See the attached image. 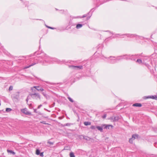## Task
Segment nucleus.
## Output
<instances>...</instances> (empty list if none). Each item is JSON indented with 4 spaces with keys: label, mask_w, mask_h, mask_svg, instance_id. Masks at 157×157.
<instances>
[{
    "label": "nucleus",
    "mask_w": 157,
    "mask_h": 157,
    "mask_svg": "<svg viewBox=\"0 0 157 157\" xmlns=\"http://www.w3.org/2000/svg\"><path fill=\"white\" fill-rule=\"evenodd\" d=\"M47 143L50 144L49 146H51L53 145L54 144L53 142H51L49 141H48L47 142Z\"/></svg>",
    "instance_id": "4468645a"
},
{
    "label": "nucleus",
    "mask_w": 157,
    "mask_h": 157,
    "mask_svg": "<svg viewBox=\"0 0 157 157\" xmlns=\"http://www.w3.org/2000/svg\"><path fill=\"white\" fill-rule=\"evenodd\" d=\"M84 124L86 126H87L88 125H90L91 124V123L89 122H85L84 123Z\"/></svg>",
    "instance_id": "9d476101"
},
{
    "label": "nucleus",
    "mask_w": 157,
    "mask_h": 157,
    "mask_svg": "<svg viewBox=\"0 0 157 157\" xmlns=\"http://www.w3.org/2000/svg\"><path fill=\"white\" fill-rule=\"evenodd\" d=\"M150 98L151 99V96H145L143 97V99L144 100H146Z\"/></svg>",
    "instance_id": "1a4fd4ad"
},
{
    "label": "nucleus",
    "mask_w": 157,
    "mask_h": 157,
    "mask_svg": "<svg viewBox=\"0 0 157 157\" xmlns=\"http://www.w3.org/2000/svg\"><path fill=\"white\" fill-rule=\"evenodd\" d=\"M98 129V130L100 131L101 132L103 130V128H97Z\"/></svg>",
    "instance_id": "4be33fe9"
},
{
    "label": "nucleus",
    "mask_w": 157,
    "mask_h": 157,
    "mask_svg": "<svg viewBox=\"0 0 157 157\" xmlns=\"http://www.w3.org/2000/svg\"><path fill=\"white\" fill-rule=\"evenodd\" d=\"M136 62L140 63H142V60L140 59H138Z\"/></svg>",
    "instance_id": "f3484780"
},
{
    "label": "nucleus",
    "mask_w": 157,
    "mask_h": 157,
    "mask_svg": "<svg viewBox=\"0 0 157 157\" xmlns=\"http://www.w3.org/2000/svg\"><path fill=\"white\" fill-rule=\"evenodd\" d=\"M70 157H75L74 154L73 152H71L70 153Z\"/></svg>",
    "instance_id": "f8f14e48"
},
{
    "label": "nucleus",
    "mask_w": 157,
    "mask_h": 157,
    "mask_svg": "<svg viewBox=\"0 0 157 157\" xmlns=\"http://www.w3.org/2000/svg\"><path fill=\"white\" fill-rule=\"evenodd\" d=\"M82 136H80V139H82L83 138V137H82Z\"/></svg>",
    "instance_id": "a878e982"
},
{
    "label": "nucleus",
    "mask_w": 157,
    "mask_h": 157,
    "mask_svg": "<svg viewBox=\"0 0 157 157\" xmlns=\"http://www.w3.org/2000/svg\"><path fill=\"white\" fill-rule=\"evenodd\" d=\"M68 99L71 102H73V100L70 97H68Z\"/></svg>",
    "instance_id": "aec40b11"
},
{
    "label": "nucleus",
    "mask_w": 157,
    "mask_h": 157,
    "mask_svg": "<svg viewBox=\"0 0 157 157\" xmlns=\"http://www.w3.org/2000/svg\"><path fill=\"white\" fill-rule=\"evenodd\" d=\"M151 99L157 100V95L151 96Z\"/></svg>",
    "instance_id": "0eeeda50"
},
{
    "label": "nucleus",
    "mask_w": 157,
    "mask_h": 157,
    "mask_svg": "<svg viewBox=\"0 0 157 157\" xmlns=\"http://www.w3.org/2000/svg\"><path fill=\"white\" fill-rule=\"evenodd\" d=\"M71 67H73L74 68H77L78 69H81L82 68V66H71Z\"/></svg>",
    "instance_id": "423d86ee"
},
{
    "label": "nucleus",
    "mask_w": 157,
    "mask_h": 157,
    "mask_svg": "<svg viewBox=\"0 0 157 157\" xmlns=\"http://www.w3.org/2000/svg\"><path fill=\"white\" fill-rule=\"evenodd\" d=\"M82 25L81 24H78L76 25V28L77 29H78L79 28L82 27Z\"/></svg>",
    "instance_id": "9b49d317"
},
{
    "label": "nucleus",
    "mask_w": 157,
    "mask_h": 157,
    "mask_svg": "<svg viewBox=\"0 0 157 157\" xmlns=\"http://www.w3.org/2000/svg\"><path fill=\"white\" fill-rule=\"evenodd\" d=\"M21 111L24 113L29 115H31V113L29 112L28 111L27 109H21Z\"/></svg>",
    "instance_id": "7ed1b4c3"
},
{
    "label": "nucleus",
    "mask_w": 157,
    "mask_h": 157,
    "mask_svg": "<svg viewBox=\"0 0 157 157\" xmlns=\"http://www.w3.org/2000/svg\"><path fill=\"white\" fill-rule=\"evenodd\" d=\"M11 109L10 108H7L6 109V112H9V111H11Z\"/></svg>",
    "instance_id": "412c9836"
},
{
    "label": "nucleus",
    "mask_w": 157,
    "mask_h": 157,
    "mask_svg": "<svg viewBox=\"0 0 157 157\" xmlns=\"http://www.w3.org/2000/svg\"><path fill=\"white\" fill-rule=\"evenodd\" d=\"M40 106H41V105H39V106H38V108H40Z\"/></svg>",
    "instance_id": "bb28decb"
},
{
    "label": "nucleus",
    "mask_w": 157,
    "mask_h": 157,
    "mask_svg": "<svg viewBox=\"0 0 157 157\" xmlns=\"http://www.w3.org/2000/svg\"><path fill=\"white\" fill-rule=\"evenodd\" d=\"M39 86H34L33 87H32L31 88V90H32V91L33 92L35 91V90H34V88L36 89V90H37L38 91H43L44 90L42 88H40V89H38L37 88H39Z\"/></svg>",
    "instance_id": "f03ea898"
},
{
    "label": "nucleus",
    "mask_w": 157,
    "mask_h": 157,
    "mask_svg": "<svg viewBox=\"0 0 157 157\" xmlns=\"http://www.w3.org/2000/svg\"><path fill=\"white\" fill-rule=\"evenodd\" d=\"M39 155H40V156H42V157H43L44 156L43 154V153H40Z\"/></svg>",
    "instance_id": "b1692460"
},
{
    "label": "nucleus",
    "mask_w": 157,
    "mask_h": 157,
    "mask_svg": "<svg viewBox=\"0 0 157 157\" xmlns=\"http://www.w3.org/2000/svg\"><path fill=\"white\" fill-rule=\"evenodd\" d=\"M138 134H133L132 136V138L129 139V142L131 144H132L133 143V140L137 138H138Z\"/></svg>",
    "instance_id": "f257e3e1"
},
{
    "label": "nucleus",
    "mask_w": 157,
    "mask_h": 157,
    "mask_svg": "<svg viewBox=\"0 0 157 157\" xmlns=\"http://www.w3.org/2000/svg\"><path fill=\"white\" fill-rule=\"evenodd\" d=\"M47 27H48V28H49V29H53V28H52V27H48V26Z\"/></svg>",
    "instance_id": "393cba45"
},
{
    "label": "nucleus",
    "mask_w": 157,
    "mask_h": 157,
    "mask_svg": "<svg viewBox=\"0 0 157 157\" xmlns=\"http://www.w3.org/2000/svg\"><path fill=\"white\" fill-rule=\"evenodd\" d=\"M142 106L141 104L140 103H136L132 105L133 106L140 107Z\"/></svg>",
    "instance_id": "39448f33"
},
{
    "label": "nucleus",
    "mask_w": 157,
    "mask_h": 157,
    "mask_svg": "<svg viewBox=\"0 0 157 157\" xmlns=\"http://www.w3.org/2000/svg\"><path fill=\"white\" fill-rule=\"evenodd\" d=\"M31 96L33 98L36 97L37 98H40V96L38 94L35 93L34 94H32L31 95Z\"/></svg>",
    "instance_id": "20e7f679"
},
{
    "label": "nucleus",
    "mask_w": 157,
    "mask_h": 157,
    "mask_svg": "<svg viewBox=\"0 0 157 157\" xmlns=\"http://www.w3.org/2000/svg\"><path fill=\"white\" fill-rule=\"evenodd\" d=\"M35 64V63L34 64H32L29 66H27V67H25L24 68V69H26V68H28L29 67H30L33 65H34Z\"/></svg>",
    "instance_id": "a211bd4d"
},
{
    "label": "nucleus",
    "mask_w": 157,
    "mask_h": 157,
    "mask_svg": "<svg viewBox=\"0 0 157 157\" xmlns=\"http://www.w3.org/2000/svg\"><path fill=\"white\" fill-rule=\"evenodd\" d=\"M7 151L8 153H10L11 154H13V155H14L15 154V152L12 150H7Z\"/></svg>",
    "instance_id": "ddd939ff"
},
{
    "label": "nucleus",
    "mask_w": 157,
    "mask_h": 157,
    "mask_svg": "<svg viewBox=\"0 0 157 157\" xmlns=\"http://www.w3.org/2000/svg\"><path fill=\"white\" fill-rule=\"evenodd\" d=\"M104 128H108L109 127H112L113 126L111 125H104L103 126Z\"/></svg>",
    "instance_id": "2eb2a0df"
},
{
    "label": "nucleus",
    "mask_w": 157,
    "mask_h": 157,
    "mask_svg": "<svg viewBox=\"0 0 157 157\" xmlns=\"http://www.w3.org/2000/svg\"><path fill=\"white\" fill-rule=\"evenodd\" d=\"M106 117V114H104V115L102 116V118H105Z\"/></svg>",
    "instance_id": "5701e85b"
},
{
    "label": "nucleus",
    "mask_w": 157,
    "mask_h": 157,
    "mask_svg": "<svg viewBox=\"0 0 157 157\" xmlns=\"http://www.w3.org/2000/svg\"><path fill=\"white\" fill-rule=\"evenodd\" d=\"M40 153V150L38 149H37L36 151V154L37 155H39Z\"/></svg>",
    "instance_id": "dca6fc26"
},
{
    "label": "nucleus",
    "mask_w": 157,
    "mask_h": 157,
    "mask_svg": "<svg viewBox=\"0 0 157 157\" xmlns=\"http://www.w3.org/2000/svg\"><path fill=\"white\" fill-rule=\"evenodd\" d=\"M13 86H10L9 88V91L12 90H13Z\"/></svg>",
    "instance_id": "6ab92c4d"
},
{
    "label": "nucleus",
    "mask_w": 157,
    "mask_h": 157,
    "mask_svg": "<svg viewBox=\"0 0 157 157\" xmlns=\"http://www.w3.org/2000/svg\"><path fill=\"white\" fill-rule=\"evenodd\" d=\"M82 136L83 137V139H85L87 140H89L90 139V138L89 137L86 136Z\"/></svg>",
    "instance_id": "6e6552de"
}]
</instances>
